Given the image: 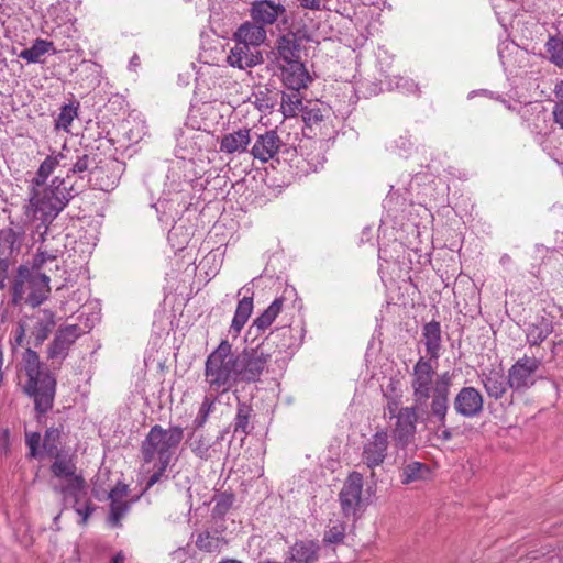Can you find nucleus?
Segmentation results:
<instances>
[{"mask_svg":"<svg viewBox=\"0 0 563 563\" xmlns=\"http://www.w3.org/2000/svg\"><path fill=\"white\" fill-rule=\"evenodd\" d=\"M131 66H137L139 65V56L134 55L130 60Z\"/></svg>","mask_w":563,"mask_h":563,"instance_id":"680f3d73","label":"nucleus"},{"mask_svg":"<svg viewBox=\"0 0 563 563\" xmlns=\"http://www.w3.org/2000/svg\"><path fill=\"white\" fill-rule=\"evenodd\" d=\"M205 377L209 389L225 393L239 382L232 345L223 340L205 362Z\"/></svg>","mask_w":563,"mask_h":563,"instance_id":"20e7f679","label":"nucleus"},{"mask_svg":"<svg viewBox=\"0 0 563 563\" xmlns=\"http://www.w3.org/2000/svg\"><path fill=\"white\" fill-rule=\"evenodd\" d=\"M251 143V130L243 128L231 133H227L221 137L220 152L228 155L242 154L247 151Z\"/></svg>","mask_w":563,"mask_h":563,"instance_id":"5701e85b","label":"nucleus"},{"mask_svg":"<svg viewBox=\"0 0 563 563\" xmlns=\"http://www.w3.org/2000/svg\"><path fill=\"white\" fill-rule=\"evenodd\" d=\"M57 254H58L57 250L54 251V252H51V251L47 250L46 245H42L41 247H38V252H37L35 261L38 264H44L47 261L56 260L57 258Z\"/></svg>","mask_w":563,"mask_h":563,"instance_id":"09e8293b","label":"nucleus"},{"mask_svg":"<svg viewBox=\"0 0 563 563\" xmlns=\"http://www.w3.org/2000/svg\"><path fill=\"white\" fill-rule=\"evenodd\" d=\"M81 334L82 331L78 324L60 328L48 347V358L62 362L67 356L69 347Z\"/></svg>","mask_w":563,"mask_h":563,"instance_id":"2eb2a0df","label":"nucleus"},{"mask_svg":"<svg viewBox=\"0 0 563 563\" xmlns=\"http://www.w3.org/2000/svg\"><path fill=\"white\" fill-rule=\"evenodd\" d=\"M346 526L343 522L335 521L329 526L323 536L325 544H340L345 538Z\"/></svg>","mask_w":563,"mask_h":563,"instance_id":"ea45409f","label":"nucleus"},{"mask_svg":"<svg viewBox=\"0 0 563 563\" xmlns=\"http://www.w3.org/2000/svg\"><path fill=\"white\" fill-rule=\"evenodd\" d=\"M320 547L312 540H300L289 548L285 563H316Z\"/></svg>","mask_w":563,"mask_h":563,"instance_id":"4be33fe9","label":"nucleus"},{"mask_svg":"<svg viewBox=\"0 0 563 563\" xmlns=\"http://www.w3.org/2000/svg\"><path fill=\"white\" fill-rule=\"evenodd\" d=\"M49 51H53V53L56 52L53 42L36 38L31 47L24 48L20 52L19 57L27 63H41L42 57Z\"/></svg>","mask_w":563,"mask_h":563,"instance_id":"7c9ffc66","label":"nucleus"},{"mask_svg":"<svg viewBox=\"0 0 563 563\" xmlns=\"http://www.w3.org/2000/svg\"><path fill=\"white\" fill-rule=\"evenodd\" d=\"M124 560H125V558H124L123 553H122V552H119V553H117V554L112 558L111 563H124Z\"/></svg>","mask_w":563,"mask_h":563,"instance_id":"13d9d810","label":"nucleus"},{"mask_svg":"<svg viewBox=\"0 0 563 563\" xmlns=\"http://www.w3.org/2000/svg\"><path fill=\"white\" fill-rule=\"evenodd\" d=\"M0 451L5 455H8L11 451L9 429H3L0 431Z\"/></svg>","mask_w":563,"mask_h":563,"instance_id":"8fccbe9b","label":"nucleus"},{"mask_svg":"<svg viewBox=\"0 0 563 563\" xmlns=\"http://www.w3.org/2000/svg\"><path fill=\"white\" fill-rule=\"evenodd\" d=\"M234 41H240L249 46L258 48L266 40V30L256 22H244L233 35Z\"/></svg>","mask_w":563,"mask_h":563,"instance_id":"a878e982","label":"nucleus"},{"mask_svg":"<svg viewBox=\"0 0 563 563\" xmlns=\"http://www.w3.org/2000/svg\"><path fill=\"white\" fill-rule=\"evenodd\" d=\"M299 91L300 90H289V92H283L280 109L285 118H294L305 108Z\"/></svg>","mask_w":563,"mask_h":563,"instance_id":"473e14b6","label":"nucleus"},{"mask_svg":"<svg viewBox=\"0 0 563 563\" xmlns=\"http://www.w3.org/2000/svg\"><path fill=\"white\" fill-rule=\"evenodd\" d=\"M254 104L261 112H268L278 102V92H275L267 87L260 88L253 93Z\"/></svg>","mask_w":563,"mask_h":563,"instance_id":"e433bc0d","label":"nucleus"},{"mask_svg":"<svg viewBox=\"0 0 563 563\" xmlns=\"http://www.w3.org/2000/svg\"><path fill=\"white\" fill-rule=\"evenodd\" d=\"M26 325L23 322H19L13 331V345H21L24 341Z\"/></svg>","mask_w":563,"mask_h":563,"instance_id":"3c124183","label":"nucleus"},{"mask_svg":"<svg viewBox=\"0 0 563 563\" xmlns=\"http://www.w3.org/2000/svg\"><path fill=\"white\" fill-rule=\"evenodd\" d=\"M129 494L128 485L119 483L109 493L110 503V522L118 526L122 517L129 511L130 503L125 500Z\"/></svg>","mask_w":563,"mask_h":563,"instance_id":"b1692460","label":"nucleus"},{"mask_svg":"<svg viewBox=\"0 0 563 563\" xmlns=\"http://www.w3.org/2000/svg\"><path fill=\"white\" fill-rule=\"evenodd\" d=\"M437 366L434 361L423 356L413 365L410 382L412 405L422 408L427 421L444 426L449 411L452 375L444 372L437 375L434 379Z\"/></svg>","mask_w":563,"mask_h":563,"instance_id":"f03ea898","label":"nucleus"},{"mask_svg":"<svg viewBox=\"0 0 563 563\" xmlns=\"http://www.w3.org/2000/svg\"><path fill=\"white\" fill-rule=\"evenodd\" d=\"M57 167L60 168V174L53 178L51 185L43 189L42 194L34 192L26 208L27 218L41 220V224L37 225L41 235L48 230V224L69 200L93 179V186L104 191L114 185V180L99 179L102 167L98 166L95 154L87 150H71L66 146L56 155L47 156L44 159L35 177L36 184L45 183Z\"/></svg>","mask_w":563,"mask_h":563,"instance_id":"f257e3e1","label":"nucleus"},{"mask_svg":"<svg viewBox=\"0 0 563 563\" xmlns=\"http://www.w3.org/2000/svg\"><path fill=\"white\" fill-rule=\"evenodd\" d=\"M253 310V294L244 296L236 306L235 313L231 323V330L238 334L249 320Z\"/></svg>","mask_w":563,"mask_h":563,"instance_id":"2f4dec72","label":"nucleus"},{"mask_svg":"<svg viewBox=\"0 0 563 563\" xmlns=\"http://www.w3.org/2000/svg\"><path fill=\"white\" fill-rule=\"evenodd\" d=\"M553 332V323L550 318L541 317L528 325L526 331L527 342L531 346L540 345Z\"/></svg>","mask_w":563,"mask_h":563,"instance_id":"c756f323","label":"nucleus"},{"mask_svg":"<svg viewBox=\"0 0 563 563\" xmlns=\"http://www.w3.org/2000/svg\"><path fill=\"white\" fill-rule=\"evenodd\" d=\"M227 430H222L216 439L203 434L201 431H194L188 439V445L191 452L201 460L212 459L220 453L221 441L224 439Z\"/></svg>","mask_w":563,"mask_h":563,"instance_id":"f3484780","label":"nucleus"},{"mask_svg":"<svg viewBox=\"0 0 563 563\" xmlns=\"http://www.w3.org/2000/svg\"><path fill=\"white\" fill-rule=\"evenodd\" d=\"M423 342L426 345L428 360L434 361L438 364L441 350V327L438 321H431L424 324L422 330Z\"/></svg>","mask_w":563,"mask_h":563,"instance_id":"bb28decb","label":"nucleus"},{"mask_svg":"<svg viewBox=\"0 0 563 563\" xmlns=\"http://www.w3.org/2000/svg\"><path fill=\"white\" fill-rule=\"evenodd\" d=\"M282 80L288 90H301L307 88L311 77L301 62L280 64Z\"/></svg>","mask_w":563,"mask_h":563,"instance_id":"412c9836","label":"nucleus"},{"mask_svg":"<svg viewBox=\"0 0 563 563\" xmlns=\"http://www.w3.org/2000/svg\"><path fill=\"white\" fill-rule=\"evenodd\" d=\"M276 49L280 64L301 62V46L294 34H287L279 37Z\"/></svg>","mask_w":563,"mask_h":563,"instance_id":"c85d7f7f","label":"nucleus"},{"mask_svg":"<svg viewBox=\"0 0 563 563\" xmlns=\"http://www.w3.org/2000/svg\"><path fill=\"white\" fill-rule=\"evenodd\" d=\"M298 2L300 3V7H302L303 9H309V10H320L321 8V0H298Z\"/></svg>","mask_w":563,"mask_h":563,"instance_id":"5fc2aeb1","label":"nucleus"},{"mask_svg":"<svg viewBox=\"0 0 563 563\" xmlns=\"http://www.w3.org/2000/svg\"><path fill=\"white\" fill-rule=\"evenodd\" d=\"M51 292L49 277L42 273H33L26 276L21 274L12 286V302L20 305L22 301L35 308L42 305Z\"/></svg>","mask_w":563,"mask_h":563,"instance_id":"0eeeda50","label":"nucleus"},{"mask_svg":"<svg viewBox=\"0 0 563 563\" xmlns=\"http://www.w3.org/2000/svg\"><path fill=\"white\" fill-rule=\"evenodd\" d=\"M186 554V550L183 549V548H179L178 550H176L174 553H173V556H174V560H178V559H181L183 555Z\"/></svg>","mask_w":563,"mask_h":563,"instance_id":"052dcab7","label":"nucleus"},{"mask_svg":"<svg viewBox=\"0 0 563 563\" xmlns=\"http://www.w3.org/2000/svg\"><path fill=\"white\" fill-rule=\"evenodd\" d=\"M280 145L282 140L277 132L269 130L257 135L251 148V154L255 159L266 163L278 153Z\"/></svg>","mask_w":563,"mask_h":563,"instance_id":"6ab92c4d","label":"nucleus"},{"mask_svg":"<svg viewBox=\"0 0 563 563\" xmlns=\"http://www.w3.org/2000/svg\"><path fill=\"white\" fill-rule=\"evenodd\" d=\"M430 474V468L421 462H410L401 471V483L405 485L423 481Z\"/></svg>","mask_w":563,"mask_h":563,"instance_id":"f704fd0d","label":"nucleus"},{"mask_svg":"<svg viewBox=\"0 0 563 563\" xmlns=\"http://www.w3.org/2000/svg\"><path fill=\"white\" fill-rule=\"evenodd\" d=\"M3 353L2 351H0V385L3 384V378H4V374H3V371H2V367H3Z\"/></svg>","mask_w":563,"mask_h":563,"instance_id":"bf43d9fd","label":"nucleus"},{"mask_svg":"<svg viewBox=\"0 0 563 563\" xmlns=\"http://www.w3.org/2000/svg\"><path fill=\"white\" fill-rule=\"evenodd\" d=\"M59 438V430L55 428H49L46 430L43 448L49 454L54 455L57 452L56 441Z\"/></svg>","mask_w":563,"mask_h":563,"instance_id":"a18cd8bd","label":"nucleus"},{"mask_svg":"<svg viewBox=\"0 0 563 563\" xmlns=\"http://www.w3.org/2000/svg\"><path fill=\"white\" fill-rule=\"evenodd\" d=\"M363 475L353 472L340 492L341 509L345 517H355L362 506Z\"/></svg>","mask_w":563,"mask_h":563,"instance_id":"ddd939ff","label":"nucleus"},{"mask_svg":"<svg viewBox=\"0 0 563 563\" xmlns=\"http://www.w3.org/2000/svg\"><path fill=\"white\" fill-rule=\"evenodd\" d=\"M302 120L307 126L312 128L323 121V113L319 106L309 104L305 106L301 111Z\"/></svg>","mask_w":563,"mask_h":563,"instance_id":"c03bdc74","label":"nucleus"},{"mask_svg":"<svg viewBox=\"0 0 563 563\" xmlns=\"http://www.w3.org/2000/svg\"><path fill=\"white\" fill-rule=\"evenodd\" d=\"M234 357L239 382H257L272 357L271 339L267 338L254 349H244L234 354Z\"/></svg>","mask_w":563,"mask_h":563,"instance_id":"423d86ee","label":"nucleus"},{"mask_svg":"<svg viewBox=\"0 0 563 563\" xmlns=\"http://www.w3.org/2000/svg\"><path fill=\"white\" fill-rule=\"evenodd\" d=\"M51 471L54 474V476L64 479V482H67L71 477L79 476L75 474L76 465L73 463V461L70 459L59 455H57L55 461L53 462Z\"/></svg>","mask_w":563,"mask_h":563,"instance_id":"4c0bfd02","label":"nucleus"},{"mask_svg":"<svg viewBox=\"0 0 563 563\" xmlns=\"http://www.w3.org/2000/svg\"><path fill=\"white\" fill-rule=\"evenodd\" d=\"M479 378L487 395L496 400L500 399L509 388L508 377H505L501 369L484 371Z\"/></svg>","mask_w":563,"mask_h":563,"instance_id":"393cba45","label":"nucleus"},{"mask_svg":"<svg viewBox=\"0 0 563 563\" xmlns=\"http://www.w3.org/2000/svg\"><path fill=\"white\" fill-rule=\"evenodd\" d=\"M9 261L3 257L0 258V289L4 287V282L8 276Z\"/></svg>","mask_w":563,"mask_h":563,"instance_id":"864d4df0","label":"nucleus"},{"mask_svg":"<svg viewBox=\"0 0 563 563\" xmlns=\"http://www.w3.org/2000/svg\"><path fill=\"white\" fill-rule=\"evenodd\" d=\"M426 418L422 408L418 406L402 407L395 416L396 423L391 430L395 445L399 449H406L413 443L419 418Z\"/></svg>","mask_w":563,"mask_h":563,"instance_id":"9d476101","label":"nucleus"},{"mask_svg":"<svg viewBox=\"0 0 563 563\" xmlns=\"http://www.w3.org/2000/svg\"><path fill=\"white\" fill-rule=\"evenodd\" d=\"M224 530V523L216 521L211 527L196 534V547L206 553L221 552L228 545V540L222 536Z\"/></svg>","mask_w":563,"mask_h":563,"instance_id":"dca6fc26","label":"nucleus"},{"mask_svg":"<svg viewBox=\"0 0 563 563\" xmlns=\"http://www.w3.org/2000/svg\"><path fill=\"white\" fill-rule=\"evenodd\" d=\"M286 13V8L272 0H256L251 4L250 14L254 22L272 25Z\"/></svg>","mask_w":563,"mask_h":563,"instance_id":"aec40b11","label":"nucleus"},{"mask_svg":"<svg viewBox=\"0 0 563 563\" xmlns=\"http://www.w3.org/2000/svg\"><path fill=\"white\" fill-rule=\"evenodd\" d=\"M23 368L27 376L24 393L34 399L35 410L44 415L53 407L56 379L42 367L37 353L31 349L23 354Z\"/></svg>","mask_w":563,"mask_h":563,"instance_id":"7ed1b4c3","label":"nucleus"},{"mask_svg":"<svg viewBox=\"0 0 563 563\" xmlns=\"http://www.w3.org/2000/svg\"><path fill=\"white\" fill-rule=\"evenodd\" d=\"M388 448L389 437L387 431H376L364 442L361 453V462L369 470L380 466L387 457Z\"/></svg>","mask_w":563,"mask_h":563,"instance_id":"f8f14e48","label":"nucleus"},{"mask_svg":"<svg viewBox=\"0 0 563 563\" xmlns=\"http://www.w3.org/2000/svg\"><path fill=\"white\" fill-rule=\"evenodd\" d=\"M27 206L29 203L24 206V209H26ZM24 217L23 224L11 221V225L9 228L0 231V258L3 257L4 260L10 261V258L19 254L25 236L26 223H31L34 227L33 234L37 233L38 240L43 243L45 242L44 236L47 231L43 235L37 231V225L41 224V220H34L32 217L27 218L26 210H24Z\"/></svg>","mask_w":563,"mask_h":563,"instance_id":"6e6552de","label":"nucleus"},{"mask_svg":"<svg viewBox=\"0 0 563 563\" xmlns=\"http://www.w3.org/2000/svg\"><path fill=\"white\" fill-rule=\"evenodd\" d=\"M439 424V428H444L442 431H441V438L445 441H449L452 439V431L448 428H445V424L444 426H441L439 422H437Z\"/></svg>","mask_w":563,"mask_h":563,"instance_id":"4d7b16f0","label":"nucleus"},{"mask_svg":"<svg viewBox=\"0 0 563 563\" xmlns=\"http://www.w3.org/2000/svg\"><path fill=\"white\" fill-rule=\"evenodd\" d=\"M396 87L404 93H416L418 91V85L410 78H399Z\"/></svg>","mask_w":563,"mask_h":563,"instance_id":"49530a36","label":"nucleus"},{"mask_svg":"<svg viewBox=\"0 0 563 563\" xmlns=\"http://www.w3.org/2000/svg\"><path fill=\"white\" fill-rule=\"evenodd\" d=\"M233 495L228 493H221L214 496V506L211 511L212 519L218 522H223L222 518L229 511L233 504Z\"/></svg>","mask_w":563,"mask_h":563,"instance_id":"58836bf2","label":"nucleus"},{"mask_svg":"<svg viewBox=\"0 0 563 563\" xmlns=\"http://www.w3.org/2000/svg\"><path fill=\"white\" fill-rule=\"evenodd\" d=\"M284 305L283 298H276L268 308L257 317L252 324V328L257 329L258 331L266 330L276 319V317L282 311Z\"/></svg>","mask_w":563,"mask_h":563,"instance_id":"c9c22d12","label":"nucleus"},{"mask_svg":"<svg viewBox=\"0 0 563 563\" xmlns=\"http://www.w3.org/2000/svg\"><path fill=\"white\" fill-rule=\"evenodd\" d=\"M54 490L63 495L64 501L75 509L81 517L80 523L85 525L95 510V506L88 498L85 479L81 476L71 477L59 486H55Z\"/></svg>","mask_w":563,"mask_h":563,"instance_id":"1a4fd4ad","label":"nucleus"},{"mask_svg":"<svg viewBox=\"0 0 563 563\" xmlns=\"http://www.w3.org/2000/svg\"><path fill=\"white\" fill-rule=\"evenodd\" d=\"M216 400V397L205 396L199 411L194 420V424L197 429H200L208 420L209 415L213 411Z\"/></svg>","mask_w":563,"mask_h":563,"instance_id":"37998d69","label":"nucleus"},{"mask_svg":"<svg viewBox=\"0 0 563 563\" xmlns=\"http://www.w3.org/2000/svg\"><path fill=\"white\" fill-rule=\"evenodd\" d=\"M33 325L31 334L35 339V344H42L55 327V316L49 310L38 311L32 319Z\"/></svg>","mask_w":563,"mask_h":563,"instance_id":"cd10ccee","label":"nucleus"},{"mask_svg":"<svg viewBox=\"0 0 563 563\" xmlns=\"http://www.w3.org/2000/svg\"><path fill=\"white\" fill-rule=\"evenodd\" d=\"M77 117V108L73 104H65L60 108L58 117L55 119V126L58 130L69 131V126Z\"/></svg>","mask_w":563,"mask_h":563,"instance_id":"a19ab883","label":"nucleus"},{"mask_svg":"<svg viewBox=\"0 0 563 563\" xmlns=\"http://www.w3.org/2000/svg\"><path fill=\"white\" fill-rule=\"evenodd\" d=\"M183 437L184 430L179 426L168 429H164L159 424L153 426L141 446L144 462L151 463L157 460L158 463L169 465L174 451L181 442Z\"/></svg>","mask_w":563,"mask_h":563,"instance_id":"39448f33","label":"nucleus"},{"mask_svg":"<svg viewBox=\"0 0 563 563\" xmlns=\"http://www.w3.org/2000/svg\"><path fill=\"white\" fill-rule=\"evenodd\" d=\"M453 408L464 418L477 417L484 408V398L475 387H463L453 399Z\"/></svg>","mask_w":563,"mask_h":563,"instance_id":"4468645a","label":"nucleus"},{"mask_svg":"<svg viewBox=\"0 0 563 563\" xmlns=\"http://www.w3.org/2000/svg\"><path fill=\"white\" fill-rule=\"evenodd\" d=\"M541 360L534 356H522L508 371V386L514 391L525 393L537 382V372Z\"/></svg>","mask_w":563,"mask_h":563,"instance_id":"9b49d317","label":"nucleus"},{"mask_svg":"<svg viewBox=\"0 0 563 563\" xmlns=\"http://www.w3.org/2000/svg\"><path fill=\"white\" fill-rule=\"evenodd\" d=\"M220 563H241V562L238 560H224V561H221Z\"/></svg>","mask_w":563,"mask_h":563,"instance_id":"e2e57ef3","label":"nucleus"},{"mask_svg":"<svg viewBox=\"0 0 563 563\" xmlns=\"http://www.w3.org/2000/svg\"><path fill=\"white\" fill-rule=\"evenodd\" d=\"M553 114L555 122L563 128V101L555 106Z\"/></svg>","mask_w":563,"mask_h":563,"instance_id":"6e6d98bb","label":"nucleus"},{"mask_svg":"<svg viewBox=\"0 0 563 563\" xmlns=\"http://www.w3.org/2000/svg\"><path fill=\"white\" fill-rule=\"evenodd\" d=\"M252 412L253 409L251 408V406H249L245 402L239 401L233 422V432L235 434L242 433L244 435H247L252 431L253 427L250 421Z\"/></svg>","mask_w":563,"mask_h":563,"instance_id":"72a5a7b5","label":"nucleus"},{"mask_svg":"<svg viewBox=\"0 0 563 563\" xmlns=\"http://www.w3.org/2000/svg\"><path fill=\"white\" fill-rule=\"evenodd\" d=\"M167 467H168V465H165L164 463L157 464V470L150 476V478L147 481V488L153 486L161 479L162 475L165 473Z\"/></svg>","mask_w":563,"mask_h":563,"instance_id":"603ef678","label":"nucleus"},{"mask_svg":"<svg viewBox=\"0 0 563 563\" xmlns=\"http://www.w3.org/2000/svg\"><path fill=\"white\" fill-rule=\"evenodd\" d=\"M227 62L230 66L246 69L263 63V55L258 48L249 46L240 41H234Z\"/></svg>","mask_w":563,"mask_h":563,"instance_id":"a211bd4d","label":"nucleus"},{"mask_svg":"<svg viewBox=\"0 0 563 563\" xmlns=\"http://www.w3.org/2000/svg\"><path fill=\"white\" fill-rule=\"evenodd\" d=\"M545 48L550 60L563 68V41L556 37H550L545 44Z\"/></svg>","mask_w":563,"mask_h":563,"instance_id":"79ce46f5","label":"nucleus"},{"mask_svg":"<svg viewBox=\"0 0 563 563\" xmlns=\"http://www.w3.org/2000/svg\"><path fill=\"white\" fill-rule=\"evenodd\" d=\"M40 442H41V434L38 432H33V433L26 434V445L30 449L31 457L37 456V454H38L37 449H38Z\"/></svg>","mask_w":563,"mask_h":563,"instance_id":"de8ad7c7","label":"nucleus"}]
</instances>
